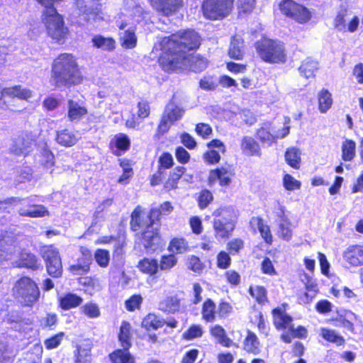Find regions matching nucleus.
<instances>
[{
    "label": "nucleus",
    "mask_w": 363,
    "mask_h": 363,
    "mask_svg": "<svg viewBox=\"0 0 363 363\" xmlns=\"http://www.w3.org/2000/svg\"><path fill=\"white\" fill-rule=\"evenodd\" d=\"M200 37L193 30H186L164 37L157 44L154 50H161L159 62L164 70L169 72L187 67L191 60V51L200 45Z\"/></svg>",
    "instance_id": "f257e3e1"
},
{
    "label": "nucleus",
    "mask_w": 363,
    "mask_h": 363,
    "mask_svg": "<svg viewBox=\"0 0 363 363\" xmlns=\"http://www.w3.org/2000/svg\"><path fill=\"white\" fill-rule=\"evenodd\" d=\"M51 80L56 86H70L82 82V76L74 56L63 53L55 59Z\"/></svg>",
    "instance_id": "f03ea898"
},
{
    "label": "nucleus",
    "mask_w": 363,
    "mask_h": 363,
    "mask_svg": "<svg viewBox=\"0 0 363 363\" xmlns=\"http://www.w3.org/2000/svg\"><path fill=\"white\" fill-rule=\"evenodd\" d=\"M143 210L140 206L135 208L131 214L130 226L133 230L137 231L140 228L145 227L142 233L143 244L145 249L156 250L160 246V238L157 230L153 227V220H142Z\"/></svg>",
    "instance_id": "7ed1b4c3"
},
{
    "label": "nucleus",
    "mask_w": 363,
    "mask_h": 363,
    "mask_svg": "<svg viewBox=\"0 0 363 363\" xmlns=\"http://www.w3.org/2000/svg\"><path fill=\"white\" fill-rule=\"evenodd\" d=\"M12 291L13 296L23 306H33L40 297V291L37 284L27 277H23L17 280Z\"/></svg>",
    "instance_id": "20e7f679"
},
{
    "label": "nucleus",
    "mask_w": 363,
    "mask_h": 363,
    "mask_svg": "<svg viewBox=\"0 0 363 363\" xmlns=\"http://www.w3.org/2000/svg\"><path fill=\"white\" fill-rule=\"evenodd\" d=\"M257 50L260 57L268 62H284L286 60L285 49L280 42L264 39L257 43Z\"/></svg>",
    "instance_id": "39448f33"
},
{
    "label": "nucleus",
    "mask_w": 363,
    "mask_h": 363,
    "mask_svg": "<svg viewBox=\"0 0 363 363\" xmlns=\"http://www.w3.org/2000/svg\"><path fill=\"white\" fill-rule=\"evenodd\" d=\"M234 0H204L202 9L204 16L211 20L228 16L233 9Z\"/></svg>",
    "instance_id": "423d86ee"
},
{
    "label": "nucleus",
    "mask_w": 363,
    "mask_h": 363,
    "mask_svg": "<svg viewBox=\"0 0 363 363\" xmlns=\"http://www.w3.org/2000/svg\"><path fill=\"white\" fill-rule=\"evenodd\" d=\"M289 122L290 118L286 117L284 127L281 129H277L271 123H264L257 130V137L263 144L270 146L275 143L277 139L285 138L289 135L290 126L288 124Z\"/></svg>",
    "instance_id": "0eeeda50"
},
{
    "label": "nucleus",
    "mask_w": 363,
    "mask_h": 363,
    "mask_svg": "<svg viewBox=\"0 0 363 363\" xmlns=\"http://www.w3.org/2000/svg\"><path fill=\"white\" fill-rule=\"evenodd\" d=\"M43 21L46 26L48 34L54 40L60 41L67 34V28L64 26L62 16L56 9L43 12Z\"/></svg>",
    "instance_id": "6e6552de"
},
{
    "label": "nucleus",
    "mask_w": 363,
    "mask_h": 363,
    "mask_svg": "<svg viewBox=\"0 0 363 363\" xmlns=\"http://www.w3.org/2000/svg\"><path fill=\"white\" fill-rule=\"evenodd\" d=\"M185 110L173 101L168 103L162 113V118L157 127V133L163 135L170 128L176 121L182 119Z\"/></svg>",
    "instance_id": "1a4fd4ad"
},
{
    "label": "nucleus",
    "mask_w": 363,
    "mask_h": 363,
    "mask_svg": "<svg viewBox=\"0 0 363 363\" xmlns=\"http://www.w3.org/2000/svg\"><path fill=\"white\" fill-rule=\"evenodd\" d=\"M42 256L45 262L46 269L49 275L55 278L61 277L62 264L57 249L52 246L45 247L42 250Z\"/></svg>",
    "instance_id": "9d476101"
},
{
    "label": "nucleus",
    "mask_w": 363,
    "mask_h": 363,
    "mask_svg": "<svg viewBox=\"0 0 363 363\" xmlns=\"http://www.w3.org/2000/svg\"><path fill=\"white\" fill-rule=\"evenodd\" d=\"M16 239L13 233L6 232L0 237V264L12 259L18 249L16 245Z\"/></svg>",
    "instance_id": "9b49d317"
},
{
    "label": "nucleus",
    "mask_w": 363,
    "mask_h": 363,
    "mask_svg": "<svg viewBox=\"0 0 363 363\" xmlns=\"http://www.w3.org/2000/svg\"><path fill=\"white\" fill-rule=\"evenodd\" d=\"M75 4L86 21H94L100 12L99 0H75Z\"/></svg>",
    "instance_id": "f8f14e48"
},
{
    "label": "nucleus",
    "mask_w": 363,
    "mask_h": 363,
    "mask_svg": "<svg viewBox=\"0 0 363 363\" xmlns=\"http://www.w3.org/2000/svg\"><path fill=\"white\" fill-rule=\"evenodd\" d=\"M344 260L352 267L363 264V246L358 245H350L342 254Z\"/></svg>",
    "instance_id": "ddd939ff"
},
{
    "label": "nucleus",
    "mask_w": 363,
    "mask_h": 363,
    "mask_svg": "<svg viewBox=\"0 0 363 363\" xmlns=\"http://www.w3.org/2000/svg\"><path fill=\"white\" fill-rule=\"evenodd\" d=\"M152 6L161 14L169 16L182 6V0H151Z\"/></svg>",
    "instance_id": "4468645a"
},
{
    "label": "nucleus",
    "mask_w": 363,
    "mask_h": 363,
    "mask_svg": "<svg viewBox=\"0 0 363 363\" xmlns=\"http://www.w3.org/2000/svg\"><path fill=\"white\" fill-rule=\"evenodd\" d=\"M18 212L21 216L30 218H43L50 215L45 206L30 203L19 208Z\"/></svg>",
    "instance_id": "2eb2a0df"
},
{
    "label": "nucleus",
    "mask_w": 363,
    "mask_h": 363,
    "mask_svg": "<svg viewBox=\"0 0 363 363\" xmlns=\"http://www.w3.org/2000/svg\"><path fill=\"white\" fill-rule=\"evenodd\" d=\"M31 146V139L28 137L18 136L13 140L10 150L16 155L26 156L30 152Z\"/></svg>",
    "instance_id": "dca6fc26"
},
{
    "label": "nucleus",
    "mask_w": 363,
    "mask_h": 363,
    "mask_svg": "<svg viewBox=\"0 0 363 363\" xmlns=\"http://www.w3.org/2000/svg\"><path fill=\"white\" fill-rule=\"evenodd\" d=\"M78 133L74 130L64 129L57 132L56 140L58 144L64 147H72L78 141Z\"/></svg>",
    "instance_id": "f3484780"
},
{
    "label": "nucleus",
    "mask_w": 363,
    "mask_h": 363,
    "mask_svg": "<svg viewBox=\"0 0 363 363\" xmlns=\"http://www.w3.org/2000/svg\"><path fill=\"white\" fill-rule=\"evenodd\" d=\"M213 216L223 222L231 223L234 225L238 220V211L232 206L220 208L213 213Z\"/></svg>",
    "instance_id": "a211bd4d"
},
{
    "label": "nucleus",
    "mask_w": 363,
    "mask_h": 363,
    "mask_svg": "<svg viewBox=\"0 0 363 363\" xmlns=\"http://www.w3.org/2000/svg\"><path fill=\"white\" fill-rule=\"evenodd\" d=\"M213 229L216 238H228L233 231L235 225L231 223L223 222L221 220L214 217L213 222Z\"/></svg>",
    "instance_id": "6ab92c4d"
},
{
    "label": "nucleus",
    "mask_w": 363,
    "mask_h": 363,
    "mask_svg": "<svg viewBox=\"0 0 363 363\" xmlns=\"http://www.w3.org/2000/svg\"><path fill=\"white\" fill-rule=\"evenodd\" d=\"M68 111L67 117L71 121H78L87 113V109L85 106L80 105L78 102L72 99L67 101Z\"/></svg>",
    "instance_id": "aec40b11"
},
{
    "label": "nucleus",
    "mask_w": 363,
    "mask_h": 363,
    "mask_svg": "<svg viewBox=\"0 0 363 363\" xmlns=\"http://www.w3.org/2000/svg\"><path fill=\"white\" fill-rule=\"evenodd\" d=\"M240 146L242 152L247 155L253 156L261 155L259 145L252 137L244 136L242 139Z\"/></svg>",
    "instance_id": "412c9836"
},
{
    "label": "nucleus",
    "mask_w": 363,
    "mask_h": 363,
    "mask_svg": "<svg viewBox=\"0 0 363 363\" xmlns=\"http://www.w3.org/2000/svg\"><path fill=\"white\" fill-rule=\"evenodd\" d=\"M274 324L280 329L291 328L292 318L281 309L276 308L273 311Z\"/></svg>",
    "instance_id": "4be33fe9"
},
{
    "label": "nucleus",
    "mask_w": 363,
    "mask_h": 363,
    "mask_svg": "<svg viewBox=\"0 0 363 363\" xmlns=\"http://www.w3.org/2000/svg\"><path fill=\"white\" fill-rule=\"evenodd\" d=\"M2 94L10 97H17L23 100H28L33 96L31 90L21 86L5 88L2 91Z\"/></svg>",
    "instance_id": "5701e85b"
},
{
    "label": "nucleus",
    "mask_w": 363,
    "mask_h": 363,
    "mask_svg": "<svg viewBox=\"0 0 363 363\" xmlns=\"http://www.w3.org/2000/svg\"><path fill=\"white\" fill-rule=\"evenodd\" d=\"M243 48V40L240 36L232 37L228 50L229 56L235 60L242 59L244 55Z\"/></svg>",
    "instance_id": "b1692460"
},
{
    "label": "nucleus",
    "mask_w": 363,
    "mask_h": 363,
    "mask_svg": "<svg viewBox=\"0 0 363 363\" xmlns=\"http://www.w3.org/2000/svg\"><path fill=\"white\" fill-rule=\"evenodd\" d=\"M83 298L74 294L68 293L60 298V306L63 310H70L80 306Z\"/></svg>",
    "instance_id": "393cba45"
},
{
    "label": "nucleus",
    "mask_w": 363,
    "mask_h": 363,
    "mask_svg": "<svg viewBox=\"0 0 363 363\" xmlns=\"http://www.w3.org/2000/svg\"><path fill=\"white\" fill-rule=\"evenodd\" d=\"M211 335L216 342L224 347H229L233 345V340L226 335L225 329L219 325H215L210 330Z\"/></svg>",
    "instance_id": "a878e982"
},
{
    "label": "nucleus",
    "mask_w": 363,
    "mask_h": 363,
    "mask_svg": "<svg viewBox=\"0 0 363 363\" xmlns=\"http://www.w3.org/2000/svg\"><path fill=\"white\" fill-rule=\"evenodd\" d=\"M230 173L225 168L211 171L208 180L211 184L218 180L221 186H228L231 182Z\"/></svg>",
    "instance_id": "bb28decb"
},
{
    "label": "nucleus",
    "mask_w": 363,
    "mask_h": 363,
    "mask_svg": "<svg viewBox=\"0 0 363 363\" xmlns=\"http://www.w3.org/2000/svg\"><path fill=\"white\" fill-rule=\"evenodd\" d=\"M250 225L252 228H257L262 237L267 243L272 241V235L269 227L264 224V220L259 217H253L250 220Z\"/></svg>",
    "instance_id": "cd10ccee"
},
{
    "label": "nucleus",
    "mask_w": 363,
    "mask_h": 363,
    "mask_svg": "<svg viewBox=\"0 0 363 363\" xmlns=\"http://www.w3.org/2000/svg\"><path fill=\"white\" fill-rule=\"evenodd\" d=\"M318 69V61L308 57L304 60L298 68L300 74L306 78L313 77L315 72Z\"/></svg>",
    "instance_id": "c85d7f7f"
},
{
    "label": "nucleus",
    "mask_w": 363,
    "mask_h": 363,
    "mask_svg": "<svg viewBox=\"0 0 363 363\" xmlns=\"http://www.w3.org/2000/svg\"><path fill=\"white\" fill-rule=\"evenodd\" d=\"M301 152L296 147L288 148L285 152V160L287 164L294 168L299 169L301 164Z\"/></svg>",
    "instance_id": "c756f323"
},
{
    "label": "nucleus",
    "mask_w": 363,
    "mask_h": 363,
    "mask_svg": "<svg viewBox=\"0 0 363 363\" xmlns=\"http://www.w3.org/2000/svg\"><path fill=\"white\" fill-rule=\"evenodd\" d=\"M92 42L95 47L104 51H112L116 47V41L113 38H105L100 35L94 36Z\"/></svg>",
    "instance_id": "7c9ffc66"
},
{
    "label": "nucleus",
    "mask_w": 363,
    "mask_h": 363,
    "mask_svg": "<svg viewBox=\"0 0 363 363\" xmlns=\"http://www.w3.org/2000/svg\"><path fill=\"white\" fill-rule=\"evenodd\" d=\"M159 308L167 313H174L180 308L179 300L176 296H168L160 303Z\"/></svg>",
    "instance_id": "2f4dec72"
},
{
    "label": "nucleus",
    "mask_w": 363,
    "mask_h": 363,
    "mask_svg": "<svg viewBox=\"0 0 363 363\" xmlns=\"http://www.w3.org/2000/svg\"><path fill=\"white\" fill-rule=\"evenodd\" d=\"M129 349L117 350L110 354L109 357L112 363H134V359L130 355Z\"/></svg>",
    "instance_id": "473e14b6"
},
{
    "label": "nucleus",
    "mask_w": 363,
    "mask_h": 363,
    "mask_svg": "<svg viewBox=\"0 0 363 363\" xmlns=\"http://www.w3.org/2000/svg\"><path fill=\"white\" fill-rule=\"evenodd\" d=\"M91 345L89 342L82 343L77 347V353L75 354V363H90Z\"/></svg>",
    "instance_id": "72a5a7b5"
},
{
    "label": "nucleus",
    "mask_w": 363,
    "mask_h": 363,
    "mask_svg": "<svg viewBox=\"0 0 363 363\" xmlns=\"http://www.w3.org/2000/svg\"><path fill=\"white\" fill-rule=\"evenodd\" d=\"M130 329H131V327L128 323H127L125 321L122 323L121 328H120V333L118 335V338H119V341L121 343V346L124 349H129L131 346Z\"/></svg>",
    "instance_id": "f704fd0d"
},
{
    "label": "nucleus",
    "mask_w": 363,
    "mask_h": 363,
    "mask_svg": "<svg viewBox=\"0 0 363 363\" xmlns=\"http://www.w3.org/2000/svg\"><path fill=\"white\" fill-rule=\"evenodd\" d=\"M319 110L321 113H325L333 104L332 95L327 89H322L318 94Z\"/></svg>",
    "instance_id": "c9c22d12"
},
{
    "label": "nucleus",
    "mask_w": 363,
    "mask_h": 363,
    "mask_svg": "<svg viewBox=\"0 0 363 363\" xmlns=\"http://www.w3.org/2000/svg\"><path fill=\"white\" fill-rule=\"evenodd\" d=\"M356 155V143L352 140H346L342 145V159L352 161Z\"/></svg>",
    "instance_id": "e433bc0d"
},
{
    "label": "nucleus",
    "mask_w": 363,
    "mask_h": 363,
    "mask_svg": "<svg viewBox=\"0 0 363 363\" xmlns=\"http://www.w3.org/2000/svg\"><path fill=\"white\" fill-rule=\"evenodd\" d=\"M138 267L142 272L154 275L158 270L159 264L155 259L144 258L139 262Z\"/></svg>",
    "instance_id": "4c0bfd02"
},
{
    "label": "nucleus",
    "mask_w": 363,
    "mask_h": 363,
    "mask_svg": "<svg viewBox=\"0 0 363 363\" xmlns=\"http://www.w3.org/2000/svg\"><path fill=\"white\" fill-rule=\"evenodd\" d=\"M189 249L188 242L184 238H176L171 240L169 250L173 253H184Z\"/></svg>",
    "instance_id": "58836bf2"
},
{
    "label": "nucleus",
    "mask_w": 363,
    "mask_h": 363,
    "mask_svg": "<svg viewBox=\"0 0 363 363\" xmlns=\"http://www.w3.org/2000/svg\"><path fill=\"white\" fill-rule=\"evenodd\" d=\"M320 335L325 340L335 343L337 345H342L345 343L342 336L338 335L335 330L327 328H322Z\"/></svg>",
    "instance_id": "ea45409f"
},
{
    "label": "nucleus",
    "mask_w": 363,
    "mask_h": 363,
    "mask_svg": "<svg viewBox=\"0 0 363 363\" xmlns=\"http://www.w3.org/2000/svg\"><path fill=\"white\" fill-rule=\"evenodd\" d=\"M202 316L203 318L208 322H211L215 320L216 304L211 299H208L203 303Z\"/></svg>",
    "instance_id": "a19ab883"
},
{
    "label": "nucleus",
    "mask_w": 363,
    "mask_h": 363,
    "mask_svg": "<svg viewBox=\"0 0 363 363\" xmlns=\"http://www.w3.org/2000/svg\"><path fill=\"white\" fill-rule=\"evenodd\" d=\"M136 44L137 37L135 34V30L132 28L125 30L121 37V45L126 49H131L135 48Z\"/></svg>",
    "instance_id": "79ce46f5"
},
{
    "label": "nucleus",
    "mask_w": 363,
    "mask_h": 363,
    "mask_svg": "<svg viewBox=\"0 0 363 363\" xmlns=\"http://www.w3.org/2000/svg\"><path fill=\"white\" fill-rule=\"evenodd\" d=\"M259 342L257 336L249 332L245 340L244 348L247 352L257 354L259 352Z\"/></svg>",
    "instance_id": "37998d69"
},
{
    "label": "nucleus",
    "mask_w": 363,
    "mask_h": 363,
    "mask_svg": "<svg viewBox=\"0 0 363 363\" xmlns=\"http://www.w3.org/2000/svg\"><path fill=\"white\" fill-rule=\"evenodd\" d=\"M20 266L32 269L38 268V261L36 257L28 252H23L21 255Z\"/></svg>",
    "instance_id": "c03bdc74"
},
{
    "label": "nucleus",
    "mask_w": 363,
    "mask_h": 363,
    "mask_svg": "<svg viewBox=\"0 0 363 363\" xmlns=\"http://www.w3.org/2000/svg\"><path fill=\"white\" fill-rule=\"evenodd\" d=\"M33 178L32 169L28 166H21L16 169V179L18 182L30 181Z\"/></svg>",
    "instance_id": "a18cd8bd"
},
{
    "label": "nucleus",
    "mask_w": 363,
    "mask_h": 363,
    "mask_svg": "<svg viewBox=\"0 0 363 363\" xmlns=\"http://www.w3.org/2000/svg\"><path fill=\"white\" fill-rule=\"evenodd\" d=\"M163 325V323L154 314H148L142 321V326L147 330H157Z\"/></svg>",
    "instance_id": "49530a36"
},
{
    "label": "nucleus",
    "mask_w": 363,
    "mask_h": 363,
    "mask_svg": "<svg viewBox=\"0 0 363 363\" xmlns=\"http://www.w3.org/2000/svg\"><path fill=\"white\" fill-rule=\"evenodd\" d=\"M81 311L89 318H96L101 315L100 309L97 304L94 303H87L81 308Z\"/></svg>",
    "instance_id": "de8ad7c7"
},
{
    "label": "nucleus",
    "mask_w": 363,
    "mask_h": 363,
    "mask_svg": "<svg viewBox=\"0 0 363 363\" xmlns=\"http://www.w3.org/2000/svg\"><path fill=\"white\" fill-rule=\"evenodd\" d=\"M278 235L283 240L289 241L293 235L291 221L279 223Z\"/></svg>",
    "instance_id": "09e8293b"
},
{
    "label": "nucleus",
    "mask_w": 363,
    "mask_h": 363,
    "mask_svg": "<svg viewBox=\"0 0 363 363\" xmlns=\"http://www.w3.org/2000/svg\"><path fill=\"white\" fill-rule=\"evenodd\" d=\"M172 210L173 206L172 204L169 202L166 201L160 206V211L157 209H152L147 216V220H152L154 221L153 218H157L160 214H168L172 212Z\"/></svg>",
    "instance_id": "8fccbe9b"
},
{
    "label": "nucleus",
    "mask_w": 363,
    "mask_h": 363,
    "mask_svg": "<svg viewBox=\"0 0 363 363\" xmlns=\"http://www.w3.org/2000/svg\"><path fill=\"white\" fill-rule=\"evenodd\" d=\"M250 293L259 303L262 304L267 301V291L263 286L250 287Z\"/></svg>",
    "instance_id": "3c124183"
},
{
    "label": "nucleus",
    "mask_w": 363,
    "mask_h": 363,
    "mask_svg": "<svg viewBox=\"0 0 363 363\" xmlns=\"http://www.w3.org/2000/svg\"><path fill=\"white\" fill-rule=\"evenodd\" d=\"M291 18H294L298 22L304 23L310 19L311 15L310 12L306 8L299 5V8L294 11Z\"/></svg>",
    "instance_id": "603ef678"
},
{
    "label": "nucleus",
    "mask_w": 363,
    "mask_h": 363,
    "mask_svg": "<svg viewBox=\"0 0 363 363\" xmlns=\"http://www.w3.org/2000/svg\"><path fill=\"white\" fill-rule=\"evenodd\" d=\"M90 265L80 262L78 259L77 263L69 267V270L73 275H84L89 271Z\"/></svg>",
    "instance_id": "864d4df0"
},
{
    "label": "nucleus",
    "mask_w": 363,
    "mask_h": 363,
    "mask_svg": "<svg viewBox=\"0 0 363 363\" xmlns=\"http://www.w3.org/2000/svg\"><path fill=\"white\" fill-rule=\"evenodd\" d=\"M283 185L288 191H294L301 188V182L289 174L284 176Z\"/></svg>",
    "instance_id": "5fc2aeb1"
},
{
    "label": "nucleus",
    "mask_w": 363,
    "mask_h": 363,
    "mask_svg": "<svg viewBox=\"0 0 363 363\" xmlns=\"http://www.w3.org/2000/svg\"><path fill=\"white\" fill-rule=\"evenodd\" d=\"M299 8V4L291 0H285L280 4L281 12L287 16L291 17L294 11Z\"/></svg>",
    "instance_id": "6e6d98bb"
},
{
    "label": "nucleus",
    "mask_w": 363,
    "mask_h": 363,
    "mask_svg": "<svg viewBox=\"0 0 363 363\" xmlns=\"http://www.w3.org/2000/svg\"><path fill=\"white\" fill-rule=\"evenodd\" d=\"M65 337V333L60 332L57 335L46 339L44 342L45 346L48 350H52L57 347Z\"/></svg>",
    "instance_id": "4d7b16f0"
},
{
    "label": "nucleus",
    "mask_w": 363,
    "mask_h": 363,
    "mask_svg": "<svg viewBox=\"0 0 363 363\" xmlns=\"http://www.w3.org/2000/svg\"><path fill=\"white\" fill-rule=\"evenodd\" d=\"M9 323H16L14 326L16 330H21L23 324H28V320L23 318L17 312H11L7 318Z\"/></svg>",
    "instance_id": "13d9d810"
},
{
    "label": "nucleus",
    "mask_w": 363,
    "mask_h": 363,
    "mask_svg": "<svg viewBox=\"0 0 363 363\" xmlns=\"http://www.w3.org/2000/svg\"><path fill=\"white\" fill-rule=\"evenodd\" d=\"M95 259L98 264L106 267L109 263V252L106 250H97L94 255Z\"/></svg>",
    "instance_id": "bf43d9fd"
},
{
    "label": "nucleus",
    "mask_w": 363,
    "mask_h": 363,
    "mask_svg": "<svg viewBox=\"0 0 363 363\" xmlns=\"http://www.w3.org/2000/svg\"><path fill=\"white\" fill-rule=\"evenodd\" d=\"M177 262V259L174 255H164L161 258L159 267L161 270H169L172 268Z\"/></svg>",
    "instance_id": "052dcab7"
},
{
    "label": "nucleus",
    "mask_w": 363,
    "mask_h": 363,
    "mask_svg": "<svg viewBox=\"0 0 363 363\" xmlns=\"http://www.w3.org/2000/svg\"><path fill=\"white\" fill-rule=\"evenodd\" d=\"M203 335V329L200 325H194L191 326L187 331L183 334V337L186 340H192L200 337Z\"/></svg>",
    "instance_id": "680f3d73"
},
{
    "label": "nucleus",
    "mask_w": 363,
    "mask_h": 363,
    "mask_svg": "<svg viewBox=\"0 0 363 363\" xmlns=\"http://www.w3.org/2000/svg\"><path fill=\"white\" fill-rule=\"evenodd\" d=\"M213 200V195L208 190H203L199 196V206L201 208H206Z\"/></svg>",
    "instance_id": "e2e57ef3"
},
{
    "label": "nucleus",
    "mask_w": 363,
    "mask_h": 363,
    "mask_svg": "<svg viewBox=\"0 0 363 363\" xmlns=\"http://www.w3.org/2000/svg\"><path fill=\"white\" fill-rule=\"evenodd\" d=\"M275 214L277 217L279 218V223L291 222L288 216L285 206L281 204L279 202L277 203V206L275 209Z\"/></svg>",
    "instance_id": "0e129e2a"
},
{
    "label": "nucleus",
    "mask_w": 363,
    "mask_h": 363,
    "mask_svg": "<svg viewBox=\"0 0 363 363\" xmlns=\"http://www.w3.org/2000/svg\"><path fill=\"white\" fill-rule=\"evenodd\" d=\"M142 297L140 295H134L125 301L127 310L133 311L138 308L142 303Z\"/></svg>",
    "instance_id": "69168bd1"
},
{
    "label": "nucleus",
    "mask_w": 363,
    "mask_h": 363,
    "mask_svg": "<svg viewBox=\"0 0 363 363\" xmlns=\"http://www.w3.org/2000/svg\"><path fill=\"white\" fill-rule=\"evenodd\" d=\"M138 118L140 119H144L147 118L150 113V105L146 101H140L138 104Z\"/></svg>",
    "instance_id": "338daca9"
},
{
    "label": "nucleus",
    "mask_w": 363,
    "mask_h": 363,
    "mask_svg": "<svg viewBox=\"0 0 363 363\" xmlns=\"http://www.w3.org/2000/svg\"><path fill=\"white\" fill-rule=\"evenodd\" d=\"M231 259L225 252H220L217 257L218 267L221 269H226L230 264Z\"/></svg>",
    "instance_id": "774afa93"
}]
</instances>
